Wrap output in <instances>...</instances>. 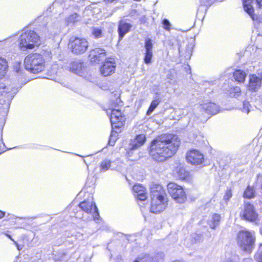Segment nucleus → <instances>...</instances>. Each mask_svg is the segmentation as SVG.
<instances>
[{
  "mask_svg": "<svg viewBox=\"0 0 262 262\" xmlns=\"http://www.w3.org/2000/svg\"><path fill=\"white\" fill-rule=\"evenodd\" d=\"M5 215V212L0 210V219L3 218Z\"/></svg>",
  "mask_w": 262,
  "mask_h": 262,
  "instance_id": "nucleus-41",
  "label": "nucleus"
},
{
  "mask_svg": "<svg viewBox=\"0 0 262 262\" xmlns=\"http://www.w3.org/2000/svg\"><path fill=\"white\" fill-rule=\"evenodd\" d=\"M92 34L95 38H99L102 36V31L101 29L94 27L92 28Z\"/></svg>",
  "mask_w": 262,
  "mask_h": 262,
  "instance_id": "nucleus-29",
  "label": "nucleus"
},
{
  "mask_svg": "<svg viewBox=\"0 0 262 262\" xmlns=\"http://www.w3.org/2000/svg\"><path fill=\"white\" fill-rule=\"evenodd\" d=\"M82 63L78 61L72 62L70 64V70L74 73L80 75L82 73Z\"/></svg>",
  "mask_w": 262,
  "mask_h": 262,
  "instance_id": "nucleus-22",
  "label": "nucleus"
},
{
  "mask_svg": "<svg viewBox=\"0 0 262 262\" xmlns=\"http://www.w3.org/2000/svg\"><path fill=\"white\" fill-rule=\"evenodd\" d=\"M111 161L109 160H107V159H105L104 160H103L101 163V165H100V168H101V170L102 171H105L106 170H107L110 166H111Z\"/></svg>",
  "mask_w": 262,
  "mask_h": 262,
  "instance_id": "nucleus-28",
  "label": "nucleus"
},
{
  "mask_svg": "<svg viewBox=\"0 0 262 262\" xmlns=\"http://www.w3.org/2000/svg\"><path fill=\"white\" fill-rule=\"evenodd\" d=\"M91 62H98L106 57L105 51L102 48H96L91 51L89 55Z\"/></svg>",
  "mask_w": 262,
  "mask_h": 262,
  "instance_id": "nucleus-16",
  "label": "nucleus"
},
{
  "mask_svg": "<svg viewBox=\"0 0 262 262\" xmlns=\"http://www.w3.org/2000/svg\"><path fill=\"white\" fill-rule=\"evenodd\" d=\"M201 108L210 115L216 114L219 111V107L216 104L211 102H207L201 105Z\"/></svg>",
  "mask_w": 262,
  "mask_h": 262,
  "instance_id": "nucleus-20",
  "label": "nucleus"
},
{
  "mask_svg": "<svg viewBox=\"0 0 262 262\" xmlns=\"http://www.w3.org/2000/svg\"><path fill=\"white\" fill-rule=\"evenodd\" d=\"M241 216L245 220L253 222L257 217L254 206L249 202H245L244 210L240 213Z\"/></svg>",
  "mask_w": 262,
  "mask_h": 262,
  "instance_id": "nucleus-11",
  "label": "nucleus"
},
{
  "mask_svg": "<svg viewBox=\"0 0 262 262\" xmlns=\"http://www.w3.org/2000/svg\"><path fill=\"white\" fill-rule=\"evenodd\" d=\"M255 238L253 234L247 231H241L238 232L237 242L243 251L251 252L254 247Z\"/></svg>",
  "mask_w": 262,
  "mask_h": 262,
  "instance_id": "nucleus-7",
  "label": "nucleus"
},
{
  "mask_svg": "<svg viewBox=\"0 0 262 262\" xmlns=\"http://www.w3.org/2000/svg\"><path fill=\"white\" fill-rule=\"evenodd\" d=\"M61 256L62 257L63 256H65L67 254V253L64 251H62V253H61Z\"/></svg>",
  "mask_w": 262,
  "mask_h": 262,
  "instance_id": "nucleus-46",
  "label": "nucleus"
},
{
  "mask_svg": "<svg viewBox=\"0 0 262 262\" xmlns=\"http://www.w3.org/2000/svg\"><path fill=\"white\" fill-rule=\"evenodd\" d=\"M246 73L241 70H236L233 73V77L236 81L243 82L245 81Z\"/></svg>",
  "mask_w": 262,
  "mask_h": 262,
  "instance_id": "nucleus-23",
  "label": "nucleus"
},
{
  "mask_svg": "<svg viewBox=\"0 0 262 262\" xmlns=\"http://www.w3.org/2000/svg\"><path fill=\"white\" fill-rule=\"evenodd\" d=\"M133 190L135 193V196L140 201H144L147 198V194L145 188L141 184L135 185Z\"/></svg>",
  "mask_w": 262,
  "mask_h": 262,
  "instance_id": "nucleus-19",
  "label": "nucleus"
},
{
  "mask_svg": "<svg viewBox=\"0 0 262 262\" xmlns=\"http://www.w3.org/2000/svg\"><path fill=\"white\" fill-rule=\"evenodd\" d=\"M257 262H262V244H260L257 252L254 256Z\"/></svg>",
  "mask_w": 262,
  "mask_h": 262,
  "instance_id": "nucleus-32",
  "label": "nucleus"
},
{
  "mask_svg": "<svg viewBox=\"0 0 262 262\" xmlns=\"http://www.w3.org/2000/svg\"><path fill=\"white\" fill-rule=\"evenodd\" d=\"M186 158L188 162L194 165L202 164L204 161L203 155L195 149L187 152Z\"/></svg>",
  "mask_w": 262,
  "mask_h": 262,
  "instance_id": "nucleus-12",
  "label": "nucleus"
},
{
  "mask_svg": "<svg viewBox=\"0 0 262 262\" xmlns=\"http://www.w3.org/2000/svg\"><path fill=\"white\" fill-rule=\"evenodd\" d=\"M221 220L220 215L218 214H214L212 216L211 223L209 224L211 228L214 229L219 225Z\"/></svg>",
  "mask_w": 262,
  "mask_h": 262,
  "instance_id": "nucleus-25",
  "label": "nucleus"
},
{
  "mask_svg": "<svg viewBox=\"0 0 262 262\" xmlns=\"http://www.w3.org/2000/svg\"><path fill=\"white\" fill-rule=\"evenodd\" d=\"M243 196L247 199L252 198L254 196V191L253 188L248 186L246 190L244 191Z\"/></svg>",
  "mask_w": 262,
  "mask_h": 262,
  "instance_id": "nucleus-27",
  "label": "nucleus"
},
{
  "mask_svg": "<svg viewBox=\"0 0 262 262\" xmlns=\"http://www.w3.org/2000/svg\"><path fill=\"white\" fill-rule=\"evenodd\" d=\"M79 207L88 213H93V217L97 223L99 220L98 210L93 200H84L79 205Z\"/></svg>",
  "mask_w": 262,
  "mask_h": 262,
  "instance_id": "nucleus-10",
  "label": "nucleus"
},
{
  "mask_svg": "<svg viewBox=\"0 0 262 262\" xmlns=\"http://www.w3.org/2000/svg\"><path fill=\"white\" fill-rule=\"evenodd\" d=\"M180 143V140L176 135H161L151 141L149 155L157 162H165L176 153Z\"/></svg>",
  "mask_w": 262,
  "mask_h": 262,
  "instance_id": "nucleus-1",
  "label": "nucleus"
},
{
  "mask_svg": "<svg viewBox=\"0 0 262 262\" xmlns=\"http://www.w3.org/2000/svg\"><path fill=\"white\" fill-rule=\"evenodd\" d=\"M146 18L145 16H143V17H142L141 18V23H145L146 22V20H145Z\"/></svg>",
  "mask_w": 262,
  "mask_h": 262,
  "instance_id": "nucleus-44",
  "label": "nucleus"
},
{
  "mask_svg": "<svg viewBox=\"0 0 262 262\" xmlns=\"http://www.w3.org/2000/svg\"><path fill=\"white\" fill-rule=\"evenodd\" d=\"M252 2V0H248L243 4L245 11L250 16L253 20H254V9L251 5Z\"/></svg>",
  "mask_w": 262,
  "mask_h": 262,
  "instance_id": "nucleus-21",
  "label": "nucleus"
},
{
  "mask_svg": "<svg viewBox=\"0 0 262 262\" xmlns=\"http://www.w3.org/2000/svg\"><path fill=\"white\" fill-rule=\"evenodd\" d=\"M69 47L73 54L79 55L86 52L89 47V43L84 38L76 37L73 40L72 38L70 39Z\"/></svg>",
  "mask_w": 262,
  "mask_h": 262,
  "instance_id": "nucleus-9",
  "label": "nucleus"
},
{
  "mask_svg": "<svg viewBox=\"0 0 262 262\" xmlns=\"http://www.w3.org/2000/svg\"><path fill=\"white\" fill-rule=\"evenodd\" d=\"M14 243L15 245V246H16V247L18 250H20L22 249V247H20L19 245H18V244H17V243L16 242L14 241Z\"/></svg>",
  "mask_w": 262,
  "mask_h": 262,
  "instance_id": "nucleus-40",
  "label": "nucleus"
},
{
  "mask_svg": "<svg viewBox=\"0 0 262 262\" xmlns=\"http://www.w3.org/2000/svg\"><path fill=\"white\" fill-rule=\"evenodd\" d=\"M107 114L110 115V121L112 124V130L108 141V144L114 145L116 139V136L114 137V133L117 134V131L115 128L119 129L121 127L125 121V117L122 115L120 110L118 109H110L107 111Z\"/></svg>",
  "mask_w": 262,
  "mask_h": 262,
  "instance_id": "nucleus-4",
  "label": "nucleus"
},
{
  "mask_svg": "<svg viewBox=\"0 0 262 262\" xmlns=\"http://www.w3.org/2000/svg\"><path fill=\"white\" fill-rule=\"evenodd\" d=\"M7 69V65L6 64V61L0 58V79L5 75ZM17 92V89L12 88L11 86H6L4 83H0V95L6 97L7 98V100L8 103Z\"/></svg>",
  "mask_w": 262,
  "mask_h": 262,
  "instance_id": "nucleus-6",
  "label": "nucleus"
},
{
  "mask_svg": "<svg viewBox=\"0 0 262 262\" xmlns=\"http://www.w3.org/2000/svg\"><path fill=\"white\" fill-rule=\"evenodd\" d=\"M116 68L114 59H107L100 68V72L104 76L111 75L115 71Z\"/></svg>",
  "mask_w": 262,
  "mask_h": 262,
  "instance_id": "nucleus-14",
  "label": "nucleus"
},
{
  "mask_svg": "<svg viewBox=\"0 0 262 262\" xmlns=\"http://www.w3.org/2000/svg\"><path fill=\"white\" fill-rule=\"evenodd\" d=\"M133 27L132 25L127 23L125 20L121 19L118 22V32L119 39L121 40L125 35L129 32Z\"/></svg>",
  "mask_w": 262,
  "mask_h": 262,
  "instance_id": "nucleus-17",
  "label": "nucleus"
},
{
  "mask_svg": "<svg viewBox=\"0 0 262 262\" xmlns=\"http://www.w3.org/2000/svg\"><path fill=\"white\" fill-rule=\"evenodd\" d=\"M18 42L19 48L24 51L38 47L40 44V39L35 31L27 30L20 35Z\"/></svg>",
  "mask_w": 262,
  "mask_h": 262,
  "instance_id": "nucleus-3",
  "label": "nucleus"
},
{
  "mask_svg": "<svg viewBox=\"0 0 262 262\" xmlns=\"http://www.w3.org/2000/svg\"><path fill=\"white\" fill-rule=\"evenodd\" d=\"M162 24L165 30L168 31L170 30L171 24L168 19H164L162 21Z\"/></svg>",
  "mask_w": 262,
  "mask_h": 262,
  "instance_id": "nucleus-37",
  "label": "nucleus"
},
{
  "mask_svg": "<svg viewBox=\"0 0 262 262\" xmlns=\"http://www.w3.org/2000/svg\"><path fill=\"white\" fill-rule=\"evenodd\" d=\"M136 13V10H133V11L131 12L130 14H131L132 15H133L134 13Z\"/></svg>",
  "mask_w": 262,
  "mask_h": 262,
  "instance_id": "nucleus-47",
  "label": "nucleus"
},
{
  "mask_svg": "<svg viewBox=\"0 0 262 262\" xmlns=\"http://www.w3.org/2000/svg\"><path fill=\"white\" fill-rule=\"evenodd\" d=\"M164 254L158 252L153 256L146 254L142 257H138L134 262H163Z\"/></svg>",
  "mask_w": 262,
  "mask_h": 262,
  "instance_id": "nucleus-13",
  "label": "nucleus"
},
{
  "mask_svg": "<svg viewBox=\"0 0 262 262\" xmlns=\"http://www.w3.org/2000/svg\"><path fill=\"white\" fill-rule=\"evenodd\" d=\"M243 108L242 111L243 112H245L247 114H248L250 112V107H251V105H250L248 101H245L243 103Z\"/></svg>",
  "mask_w": 262,
  "mask_h": 262,
  "instance_id": "nucleus-34",
  "label": "nucleus"
},
{
  "mask_svg": "<svg viewBox=\"0 0 262 262\" xmlns=\"http://www.w3.org/2000/svg\"><path fill=\"white\" fill-rule=\"evenodd\" d=\"M151 189L150 211L154 213H160L165 209L168 204V198L162 186L153 184Z\"/></svg>",
  "mask_w": 262,
  "mask_h": 262,
  "instance_id": "nucleus-2",
  "label": "nucleus"
},
{
  "mask_svg": "<svg viewBox=\"0 0 262 262\" xmlns=\"http://www.w3.org/2000/svg\"><path fill=\"white\" fill-rule=\"evenodd\" d=\"M146 140V136L144 134H142L138 135L136 136L135 138L132 140L129 147V151L128 154L129 156H130V154L132 153V151L137 149L139 147L142 146Z\"/></svg>",
  "mask_w": 262,
  "mask_h": 262,
  "instance_id": "nucleus-15",
  "label": "nucleus"
},
{
  "mask_svg": "<svg viewBox=\"0 0 262 262\" xmlns=\"http://www.w3.org/2000/svg\"><path fill=\"white\" fill-rule=\"evenodd\" d=\"M248 1V0H242V1H243V3H244L245 2H246V1Z\"/></svg>",
  "mask_w": 262,
  "mask_h": 262,
  "instance_id": "nucleus-48",
  "label": "nucleus"
},
{
  "mask_svg": "<svg viewBox=\"0 0 262 262\" xmlns=\"http://www.w3.org/2000/svg\"><path fill=\"white\" fill-rule=\"evenodd\" d=\"M160 102L159 99H155L152 101L148 110L147 111L146 115L149 116L154 111V110L157 107Z\"/></svg>",
  "mask_w": 262,
  "mask_h": 262,
  "instance_id": "nucleus-26",
  "label": "nucleus"
},
{
  "mask_svg": "<svg viewBox=\"0 0 262 262\" xmlns=\"http://www.w3.org/2000/svg\"><path fill=\"white\" fill-rule=\"evenodd\" d=\"M81 17L76 13H73L66 17L65 20L67 25H69L71 24H74L75 22L79 21Z\"/></svg>",
  "mask_w": 262,
  "mask_h": 262,
  "instance_id": "nucleus-24",
  "label": "nucleus"
},
{
  "mask_svg": "<svg viewBox=\"0 0 262 262\" xmlns=\"http://www.w3.org/2000/svg\"><path fill=\"white\" fill-rule=\"evenodd\" d=\"M152 43L150 38H147L145 39V51L152 52Z\"/></svg>",
  "mask_w": 262,
  "mask_h": 262,
  "instance_id": "nucleus-33",
  "label": "nucleus"
},
{
  "mask_svg": "<svg viewBox=\"0 0 262 262\" xmlns=\"http://www.w3.org/2000/svg\"><path fill=\"white\" fill-rule=\"evenodd\" d=\"M45 60L42 56L38 53L28 55L24 59L25 69L32 73H38L45 68Z\"/></svg>",
  "mask_w": 262,
  "mask_h": 262,
  "instance_id": "nucleus-5",
  "label": "nucleus"
},
{
  "mask_svg": "<svg viewBox=\"0 0 262 262\" xmlns=\"http://www.w3.org/2000/svg\"><path fill=\"white\" fill-rule=\"evenodd\" d=\"M241 92V88L238 86L234 87L231 89V94H234V97H237L239 95Z\"/></svg>",
  "mask_w": 262,
  "mask_h": 262,
  "instance_id": "nucleus-36",
  "label": "nucleus"
},
{
  "mask_svg": "<svg viewBox=\"0 0 262 262\" xmlns=\"http://www.w3.org/2000/svg\"><path fill=\"white\" fill-rule=\"evenodd\" d=\"M152 57V52L145 51L144 57V61L146 64H149L151 62Z\"/></svg>",
  "mask_w": 262,
  "mask_h": 262,
  "instance_id": "nucleus-31",
  "label": "nucleus"
},
{
  "mask_svg": "<svg viewBox=\"0 0 262 262\" xmlns=\"http://www.w3.org/2000/svg\"><path fill=\"white\" fill-rule=\"evenodd\" d=\"M193 47H194V45L192 42L189 43L187 46L186 49V54L185 55L186 58L187 59V58H190V56L192 55V50H193Z\"/></svg>",
  "mask_w": 262,
  "mask_h": 262,
  "instance_id": "nucleus-30",
  "label": "nucleus"
},
{
  "mask_svg": "<svg viewBox=\"0 0 262 262\" xmlns=\"http://www.w3.org/2000/svg\"><path fill=\"white\" fill-rule=\"evenodd\" d=\"M167 190L170 196L177 203H183L186 200V194L182 186L170 182L167 185Z\"/></svg>",
  "mask_w": 262,
  "mask_h": 262,
  "instance_id": "nucleus-8",
  "label": "nucleus"
},
{
  "mask_svg": "<svg viewBox=\"0 0 262 262\" xmlns=\"http://www.w3.org/2000/svg\"><path fill=\"white\" fill-rule=\"evenodd\" d=\"M193 243H200L203 241L202 236L198 234H194L192 236Z\"/></svg>",
  "mask_w": 262,
  "mask_h": 262,
  "instance_id": "nucleus-35",
  "label": "nucleus"
},
{
  "mask_svg": "<svg viewBox=\"0 0 262 262\" xmlns=\"http://www.w3.org/2000/svg\"><path fill=\"white\" fill-rule=\"evenodd\" d=\"M232 192L231 190H227L226 192V193L224 196V199L227 202L229 199L232 197Z\"/></svg>",
  "mask_w": 262,
  "mask_h": 262,
  "instance_id": "nucleus-38",
  "label": "nucleus"
},
{
  "mask_svg": "<svg viewBox=\"0 0 262 262\" xmlns=\"http://www.w3.org/2000/svg\"><path fill=\"white\" fill-rule=\"evenodd\" d=\"M6 235L12 241H13L14 242V241H15L11 237V236L8 234H6Z\"/></svg>",
  "mask_w": 262,
  "mask_h": 262,
  "instance_id": "nucleus-43",
  "label": "nucleus"
},
{
  "mask_svg": "<svg viewBox=\"0 0 262 262\" xmlns=\"http://www.w3.org/2000/svg\"><path fill=\"white\" fill-rule=\"evenodd\" d=\"M256 2L259 8L262 9V0H256Z\"/></svg>",
  "mask_w": 262,
  "mask_h": 262,
  "instance_id": "nucleus-39",
  "label": "nucleus"
},
{
  "mask_svg": "<svg viewBox=\"0 0 262 262\" xmlns=\"http://www.w3.org/2000/svg\"><path fill=\"white\" fill-rule=\"evenodd\" d=\"M262 78L256 75H251L249 76L248 89L251 91H257L261 85Z\"/></svg>",
  "mask_w": 262,
  "mask_h": 262,
  "instance_id": "nucleus-18",
  "label": "nucleus"
},
{
  "mask_svg": "<svg viewBox=\"0 0 262 262\" xmlns=\"http://www.w3.org/2000/svg\"><path fill=\"white\" fill-rule=\"evenodd\" d=\"M119 129L115 128V130H116V131H117L118 132H120V130H119V131L118 130H119ZM118 133H117V134H116L115 133H114V137L116 136V137H117V134ZM116 140H117V139H116ZM116 141V140H115V141Z\"/></svg>",
  "mask_w": 262,
  "mask_h": 262,
  "instance_id": "nucleus-45",
  "label": "nucleus"
},
{
  "mask_svg": "<svg viewBox=\"0 0 262 262\" xmlns=\"http://www.w3.org/2000/svg\"><path fill=\"white\" fill-rule=\"evenodd\" d=\"M117 1V0H104V2H105V3L108 4V3H113L114 1Z\"/></svg>",
  "mask_w": 262,
  "mask_h": 262,
  "instance_id": "nucleus-42",
  "label": "nucleus"
}]
</instances>
